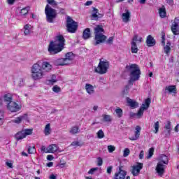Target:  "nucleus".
Here are the masks:
<instances>
[{
	"mask_svg": "<svg viewBox=\"0 0 179 179\" xmlns=\"http://www.w3.org/2000/svg\"><path fill=\"white\" fill-rule=\"evenodd\" d=\"M97 166H99V167L103 166V158L101 157L97 158Z\"/></svg>",
	"mask_w": 179,
	"mask_h": 179,
	"instance_id": "nucleus-53",
	"label": "nucleus"
},
{
	"mask_svg": "<svg viewBox=\"0 0 179 179\" xmlns=\"http://www.w3.org/2000/svg\"><path fill=\"white\" fill-rule=\"evenodd\" d=\"M160 160L159 163H163L164 164H169V157L166 155H162L160 156Z\"/></svg>",
	"mask_w": 179,
	"mask_h": 179,
	"instance_id": "nucleus-35",
	"label": "nucleus"
},
{
	"mask_svg": "<svg viewBox=\"0 0 179 179\" xmlns=\"http://www.w3.org/2000/svg\"><path fill=\"white\" fill-rule=\"evenodd\" d=\"M129 86L126 85L124 90L122 92V96H128V93H129Z\"/></svg>",
	"mask_w": 179,
	"mask_h": 179,
	"instance_id": "nucleus-45",
	"label": "nucleus"
},
{
	"mask_svg": "<svg viewBox=\"0 0 179 179\" xmlns=\"http://www.w3.org/2000/svg\"><path fill=\"white\" fill-rule=\"evenodd\" d=\"M125 12L126 13H124L122 15V21L124 23H128V22H129V20H130L131 19V13L128 10H125Z\"/></svg>",
	"mask_w": 179,
	"mask_h": 179,
	"instance_id": "nucleus-19",
	"label": "nucleus"
},
{
	"mask_svg": "<svg viewBox=\"0 0 179 179\" xmlns=\"http://www.w3.org/2000/svg\"><path fill=\"white\" fill-rule=\"evenodd\" d=\"M159 13L161 19L167 17V13L166 12V7L164 6H162V8L159 9Z\"/></svg>",
	"mask_w": 179,
	"mask_h": 179,
	"instance_id": "nucleus-23",
	"label": "nucleus"
},
{
	"mask_svg": "<svg viewBox=\"0 0 179 179\" xmlns=\"http://www.w3.org/2000/svg\"><path fill=\"white\" fill-rule=\"evenodd\" d=\"M171 41H168L166 43V45H164V51L165 52V54H170V52H171Z\"/></svg>",
	"mask_w": 179,
	"mask_h": 179,
	"instance_id": "nucleus-32",
	"label": "nucleus"
},
{
	"mask_svg": "<svg viewBox=\"0 0 179 179\" xmlns=\"http://www.w3.org/2000/svg\"><path fill=\"white\" fill-rule=\"evenodd\" d=\"M85 90L88 94H93V93H94V87L91 84H86Z\"/></svg>",
	"mask_w": 179,
	"mask_h": 179,
	"instance_id": "nucleus-26",
	"label": "nucleus"
},
{
	"mask_svg": "<svg viewBox=\"0 0 179 179\" xmlns=\"http://www.w3.org/2000/svg\"><path fill=\"white\" fill-rule=\"evenodd\" d=\"M131 53L132 54H138V52L139 51V49L138 48V45L136 44V42H131Z\"/></svg>",
	"mask_w": 179,
	"mask_h": 179,
	"instance_id": "nucleus-30",
	"label": "nucleus"
},
{
	"mask_svg": "<svg viewBox=\"0 0 179 179\" xmlns=\"http://www.w3.org/2000/svg\"><path fill=\"white\" fill-rule=\"evenodd\" d=\"M58 150V145L57 144H51L47 148L48 153H55Z\"/></svg>",
	"mask_w": 179,
	"mask_h": 179,
	"instance_id": "nucleus-20",
	"label": "nucleus"
},
{
	"mask_svg": "<svg viewBox=\"0 0 179 179\" xmlns=\"http://www.w3.org/2000/svg\"><path fill=\"white\" fill-rule=\"evenodd\" d=\"M25 137L33 134V129H25L22 130Z\"/></svg>",
	"mask_w": 179,
	"mask_h": 179,
	"instance_id": "nucleus-41",
	"label": "nucleus"
},
{
	"mask_svg": "<svg viewBox=\"0 0 179 179\" xmlns=\"http://www.w3.org/2000/svg\"><path fill=\"white\" fill-rule=\"evenodd\" d=\"M26 117H27V114L22 116L17 117L15 118V120H13V122H14V124H20V122H22V121H23V120H24Z\"/></svg>",
	"mask_w": 179,
	"mask_h": 179,
	"instance_id": "nucleus-34",
	"label": "nucleus"
},
{
	"mask_svg": "<svg viewBox=\"0 0 179 179\" xmlns=\"http://www.w3.org/2000/svg\"><path fill=\"white\" fill-rule=\"evenodd\" d=\"M13 100V96L10 94H6L4 95V101L6 103V104H10L11 103Z\"/></svg>",
	"mask_w": 179,
	"mask_h": 179,
	"instance_id": "nucleus-28",
	"label": "nucleus"
},
{
	"mask_svg": "<svg viewBox=\"0 0 179 179\" xmlns=\"http://www.w3.org/2000/svg\"><path fill=\"white\" fill-rule=\"evenodd\" d=\"M71 146H82V144L79 141H74L71 143Z\"/></svg>",
	"mask_w": 179,
	"mask_h": 179,
	"instance_id": "nucleus-57",
	"label": "nucleus"
},
{
	"mask_svg": "<svg viewBox=\"0 0 179 179\" xmlns=\"http://www.w3.org/2000/svg\"><path fill=\"white\" fill-rule=\"evenodd\" d=\"M66 27L68 33H76L78 27V22L73 20L72 17L67 16Z\"/></svg>",
	"mask_w": 179,
	"mask_h": 179,
	"instance_id": "nucleus-6",
	"label": "nucleus"
},
{
	"mask_svg": "<svg viewBox=\"0 0 179 179\" xmlns=\"http://www.w3.org/2000/svg\"><path fill=\"white\" fill-rule=\"evenodd\" d=\"M65 57L66 58H64V60L66 62H69V64H71V61H73V59L75 58V55L72 52L66 53Z\"/></svg>",
	"mask_w": 179,
	"mask_h": 179,
	"instance_id": "nucleus-24",
	"label": "nucleus"
},
{
	"mask_svg": "<svg viewBox=\"0 0 179 179\" xmlns=\"http://www.w3.org/2000/svg\"><path fill=\"white\" fill-rule=\"evenodd\" d=\"M5 117L3 116V112H0V127L3 124V119Z\"/></svg>",
	"mask_w": 179,
	"mask_h": 179,
	"instance_id": "nucleus-52",
	"label": "nucleus"
},
{
	"mask_svg": "<svg viewBox=\"0 0 179 179\" xmlns=\"http://www.w3.org/2000/svg\"><path fill=\"white\" fill-rule=\"evenodd\" d=\"M115 150V147L114 145H108V151L109 152V153H113V152H114Z\"/></svg>",
	"mask_w": 179,
	"mask_h": 179,
	"instance_id": "nucleus-51",
	"label": "nucleus"
},
{
	"mask_svg": "<svg viewBox=\"0 0 179 179\" xmlns=\"http://www.w3.org/2000/svg\"><path fill=\"white\" fill-rule=\"evenodd\" d=\"M153 153H155V148H150L148 151V155L147 156V159H150V157L153 156Z\"/></svg>",
	"mask_w": 179,
	"mask_h": 179,
	"instance_id": "nucleus-48",
	"label": "nucleus"
},
{
	"mask_svg": "<svg viewBox=\"0 0 179 179\" xmlns=\"http://www.w3.org/2000/svg\"><path fill=\"white\" fill-rule=\"evenodd\" d=\"M30 26L29 24H27L24 26V34H25V36L30 34Z\"/></svg>",
	"mask_w": 179,
	"mask_h": 179,
	"instance_id": "nucleus-38",
	"label": "nucleus"
},
{
	"mask_svg": "<svg viewBox=\"0 0 179 179\" xmlns=\"http://www.w3.org/2000/svg\"><path fill=\"white\" fill-rule=\"evenodd\" d=\"M7 109L10 113H17L22 110V106L17 104V103L13 101L10 103L7 104Z\"/></svg>",
	"mask_w": 179,
	"mask_h": 179,
	"instance_id": "nucleus-8",
	"label": "nucleus"
},
{
	"mask_svg": "<svg viewBox=\"0 0 179 179\" xmlns=\"http://www.w3.org/2000/svg\"><path fill=\"white\" fill-rule=\"evenodd\" d=\"M42 71L45 72H50L52 69V65L48 62H43L41 66Z\"/></svg>",
	"mask_w": 179,
	"mask_h": 179,
	"instance_id": "nucleus-16",
	"label": "nucleus"
},
{
	"mask_svg": "<svg viewBox=\"0 0 179 179\" xmlns=\"http://www.w3.org/2000/svg\"><path fill=\"white\" fill-rule=\"evenodd\" d=\"M54 159V156L49 155L47 156V160H49L50 162H51V160H53Z\"/></svg>",
	"mask_w": 179,
	"mask_h": 179,
	"instance_id": "nucleus-64",
	"label": "nucleus"
},
{
	"mask_svg": "<svg viewBox=\"0 0 179 179\" xmlns=\"http://www.w3.org/2000/svg\"><path fill=\"white\" fill-rule=\"evenodd\" d=\"M24 138H26V135L24 134V132L23 131V130L18 131L15 134V139H17V141L24 139Z\"/></svg>",
	"mask_w": 179,
	"mask_h": 179,
	"instance_id": "nucleus-29",
	"label": "nucleus"
},
{
	"mask_svg": "<svg viewBox=\"0 0 179 179\" xmlns=\"http://www.w3.org/2000/svg\"><path fill=\"white\" fill-rule=\"evenodd\" d=\"M103 122H111L113 117L110 115L103 114L102 115Z\"/></svg>",
	"mask_w": 179,
	"mask_h": 179,
	"instance_id": "nucleus-36",
	"label": "nucleus"
},
{
	"mask_svg": "<svg viewBox=\"0 0 179 179\" xmlns=\"http://www.w3.org/2000/svg\"><path fill=\"white\" fill-rule=\"evenodd\" d=\"M164 129L167 131L166 136H170V134L171 133V122L167 121L166 124L164 126Z\"/></svg>",
	"mask_w": 179,
	"mask_h": 179,
	"instance_id": "nucleus-31",
	"label": "nucleus"
},
{
	"mask_svg": "<svg viewBox=\"0 0 179 179\" xmlns=\"http://www.w3.org/2000/svg\"><path fill=\"white\" fill-rule=\"evenodd\" d=\"M143 156H145V152H143V150H141L140 152L138 157H139V159H143Z\"/></svg>",
	"mask_w": 179,
	"mask_h": 179,
	"instance_id": "nucleus-58",
	"label": "nucleus"
},
{
	"mask_svg": "<svg viewBox=\"0 0 179 179\" xmlns=\"http://www.w3.org/2000/svg\"><path fill=\"white\" fill-rule=\"evenodd\" d=\"M126 69H129L131 71L130 78H131L133 80H139V78H141V69H139L138 64H133L130 66H126Z\"/></svg>",
	"mask_w": 179,
	"mask_h": 179,
	"instance_id": "nucleus-4",
	"label": "nucleus"
},
{
	"mask_svg": "<svg viewBox=\"0 0 179 179\" xmlns=\"http://www.w3.org/2000/svg\"><path fill=\"white\" fill-rule=\"evenodd\" d=\"M141 131H142V128L141 127V126H136L134 136H130L129 137V139L130 141H138V139H139V136H141Z\"/></svg>",
	"mask_w": 179,
	"mask_h": 179,
	"instance_id": "nucleus-11",
	"label": "nucleus"
},
{
	"mask_svg": "<svg viewBox=\"0 0 179 179\" xmlns=\"http://www.w3.org/2000/svg\"><path fill=\"white\" fill-rule=\"evenodd\" d=\"M51 134V124L50 123L47 124L45 127L44 134L45 136H48Z\"/></svg>",
	"mask_w": 179,
	"mask_h": 179,
	"instance_id": "nucleus-33",
	"label": "nucleus"
},
{
	"mask_svg": "<svg viewBox=\"0 0 179 179\" xmlns=\"http://www.w3.org/2000/svg\"><path fill=\"white\" fill-rule=\"evenodd\" d=\"M115 113H116L118 118H121V117H122L123 115V111L122 109H121V108L117 107L115 110Z\"/></svg>",
	"mask_w": 179,
	"mask_h": 179,
	"instance_id": "nucleus-39",
	"label": "nucleus"
},
{
	"mask_svg": "<svg viewBox=\"0 0 179 179\" xmlns=\"http://www.w3.org/2000/svg\"><path fill=\"white\" fill-rule=\"evenodd\" d=\"M163 47L166 45V34L164 32H162V41H161Z\"/></svg>",
	"mask_w": 179,
	"mask_h": 179,
	"instance_id": "nucleus-47",
	"label": "nucleus"
},
{
	"mask_svg": "<svg viewBox=\"0 0 179 179\" xmlns=\"http://www.w3.org/2000/svg\"><path fill=\"white\" fill-rule=\"evenodd\" d=\"M28 153L29 155H33L34 153H36V148L34 146H29L28 148V150H27Z\"/></svg>",
	"mask_w": 179,
	"mask_h": 179,
	"instance_id": "nucleus-44",
	"label": "nucleus"
},
{
	"mask_svg": "<svg viewBox=\"0 0 179 179\" xmlns=\"http://www.w3.org/2000/svg\"><path fill=\"white\" fill-rule=\"evenodd\" d=\"M158 176H163V174H164V165H163V164H162L161 162H159L157 164L156 169H155Z\"/></svg>",
	"mask_w": 179,
	"mask_h": 179,
	"instance_id": "nucleus-18",
	"label": "nucleus"
},
{
	"mask_svg": "<svg viewBox=\"0 0 179 179\" xmlns=\"http://www.w3.org/2000/svg\"><path fill=\"white\" fill-rule=\"evenodd\" d=\"M97 170H99V168L95 167V168H92L91 169L89 170L88 171V174H94V171H97Z\"/></svg>",
	"mask_w": 179,
	"mask_h": 179,
	"instance_id": "nucleus-54",
	"label": "nucleus"
},
{
	"mask_svg": "<svg viewBox=\"0 0 179 179\" xmlns=\"http://www.w3.org/2000/svg\"><path fill=\"white\" fill-rule=\"evenodd\" d=\"M57 77L55 76V75H52V79L48 80V84L49 85H54L55 83H56L57 80L55 79Z\"/></svg>",
	"mask_w": 179,
	"mask_h": 179,
	"instance_id": "nucleus-49",
	"label": "nucleus"
},
{
	"mask_svg": "<svg viewBox=\"0 0 179 179\" xmlns=\"http://www.w3.org/2000/svg\"><path fill=\"white\" fill-rule=\"evenodd\" d=\"M106 173L107 174L111 175V173H113V166H108L106 169Z\"/></svg>",
	"mask_w": 179,
	"mask_h": 179,
	"instance_id": "nucleus-56",
	"label": "nucleus"
},
{
	"mask_svg": "<svg viewBox=\"0 0 179 179\" xmlns=\"http://www.w3.org/2000/svg\"><path fill=\"white\" fill-rule=\"evenodd\" d=\"M113 43H114V37L113 36H110L109 37V38L106 41V44H113Z\"/></svg>",
	"mask_w": 179,
	"mask_h": 179,
	"instance_id": "nucleus-55",
	"label": "nucleus"
},
{
	"mask_svg": "<svg viewBox=\"0 0 179 179\" xmlns=\"http://www.w3.org/2000/svg\"><path fill=\"white\" fill-rule=\"evenodd\" d=\"M6 164L9 169H13V164L11 162H6Z\"/></svg>",
	"mask_w": 179,
	"mask_h": 179,
	"instance_id": "nucleus-62",
	"label": "nucleus"
},
{
	"mask_svg": "<svg viewBox=\"0 0 179 179\" xmlns=\"http://www.w3.org/2000/svg\"><path fill=\"white\" fill-rule=\"evenodd\" d=\"M103 16V14H100V13H99V9L94 7L92 8V16H91L92 20H99V19H101Z\"/></svg>",
	"mask_w": 179,
	"mask_h": 179,
	"instance_id": "nucleus-14",
	"label": "nucleus"
},
{
	"mask_svg": "<svg viewBox=\"0 0 179 179\" xmlns=\"http://www.w3.org/2000/svg\"><path fill=\"white\" fill-rule=\"evenodd\" d=\"M127 101L131 108H136L139 106V103L138 102H136L134 100H132L131 99H129V97L127 98Z\"/></svg>",
	"mask_w": 179,
	"mask_h": 179,
	"instance_id": "nucleus-21",
	"label": "nucleus"
},
{
	"mask_svg": "<svg viewBox=\"0 0 179 179\" xmlns=\"http://www.w3.org/2000/svg\"><path fill=\"white\" fill-rule=\"evenodd\" d=\"M152 103V99L150 98H147L145 100V103H143L141 107L139 108L138 113H136L137 117L141 118L143 115V112L145 110H148V108L150 106V103Z\"/></svg>",
	"mask_w": 179,
	"mask_h": 179,
	"instance_id": "nucleus-7",
	"label": "nucleus"
},
{
	"mask_svg": "<svg viewBox=\"0 0 179 179\" xmlns=\"http://www.w3.org/2000/svg\"><path fill=\"white\" fill-rule=\"evenodd\" d=\"M94 40V45H99V44H101L107 40V36L103 34H96Z\"/></svg>",
	"mask_w": 179,
	"mask_h": 179,
	"instance_id": "nucleus-9",
	"label": "nucleus"
},
{
	"mask_svg": "<svg viewBox=\"0 0 179 179\" xmlns=\"http://www.w3.org/2000/svg\"><path fill=\"white\" fill-rule=\"evenodd\" d=\"M55 66H64L65 65H69V62H66L64 58L57 59L53 62Z\"/></svg>",
	"mask_w": 179,
	"mask_h": 179,
	"instance_id": "nucleus-15",
	"label": "nucleus"
},
{
	"mask_svg": "<svg viewBox=\"0 0 179 179\" xmlns=\"http://www.w3.org/2000/svg\"><path fill=\"white\" fill-rule=\"evenodd\" d=\"M167 3H169L171 6H173L174 5V0H166Z\"/></svg>",
	"mask_w": 179,
	"mask_h": 179,
	"instance_id": "nucleus-63",
	"label": "nucleus"
},
{
	"mask_svg": "<svg viewBox=\"0 0 179 179\" xmlns=\"http://www.w3.org/2000/svg\"><path fill=\"white\" fill-rule=\"evenodd\" d=\"M127 171L122 170V166L119 167V171L115 173L113 179H125Z\"/></svg>",
	"mask_w": 179,
	"mask_h": 179,
	"instance_id": "nucleus-13",
	"label": "nucleus"
},
{
	"mask_svg": "<svg viewBox=\"0 0 179 179\" xmlns=\"http://www.w3.org/2000/svg\"><path fill=\"white\" fill-rule=\"evenodd\" d=\"M92 37V33L90 32V28H86L83 32V38L84 40H87Z\"/></svg>",
	"mask_w": 179,
	"mask_h": 179,
	"instance_id": "nucleus-22",
	"label": "nucleus"
},
{
	"mask_svg": "<svg viewBox=\"0 0 179 179\" xmlns=\"http://www.w3.org/2000/svg\"><path fill=\"white\" fill-rule=\"evenodd\" d=\"M16 2V0H7V3L8 5H14Z\"/></svg>",
	"mask_w": 179,
	"mask_h": 179,
	"instance_id": "nucleus-59",
	"label": "nucleus"
},
{
	"mask_svg": "<svg viewBox=\"0 0 179 179\" xmlns=\"http://www.w3.org/2000/svg\"><path fill=\"white\" fill-rule=\"evenodd\" d=\"M41 152H44V153H48V152H47V147H45V145H43L41 148Z\"/></svg>",
	"mask_w": 179,
	"mask_h": 179,
	"instance_id": "nucleus-60",
	"label": "nucleus"
},
{
	"mask_svg": "<svg viewBox=\"0 0 179 179\" xmlns=\"http://www.w3.org/2000/svg\"><path fill=\"white\" fill-rule=\"evenodd\" d=\"M108 68H110L108 61H107V59H100L97 68L95 69V72L99 73V75H104V73H107Z\"/></svg>",
	"mask_w": 179,
	"mask_h": 179,
	"instance_id": "nucleus-5",
	"label": "nucleus"
},
{
	"mask_svg": "<svg viewBox=\"0 0 179 179\" xmlns=\"http://www.w3.org/2000/svg\"><path fill=\"white\" fill-rule=\"evenodd\" d=\"M79 132V127L78 126L73 127L70 130V134L75 135Z\"/></svg>",
	"mask_w": 179,
	"mask_h": 179,
	"instance_id": "nucleus-40",
	"label": "nucleus"
},
{
	"mask_svg": "<svg viewBox=\"0 0 179 179\" xmlns=\"http://www.w3.org/2000/svg\"><path fill=\"white\" fill-rule=\"evenodd\" d=\"M166 92H169V93H177V86L176 85H169L165 87Z\"/></svg>",
	"mask_w": 179,
	"mask_h": 179,
	"instance_id": "nucleus-27",
	"label": "nucleus"
},
{
	"mask_svg": "<svg viewBox=\"0 0 179 179\" xmlns=\"http://www.w3.org/2000/svg\"><path fill=\"white\" fill-rule=\"evenodd\" d=\"M171 31L174 36H178L179 34V19L176 17L173 24L171 26Z\"/></svg>",
	"mask_w": 179,
	"mask_h": 179,
	"instance_id": "nucleus-10",
	"label": "nucleus"
},
{
	"mask_svg": "<svg viewBox=\"0 0 179 179\" xmlns=\"http://www.w3.org/2000/svg\"><path fill=\"white\" fill-rule=\"evenodd\" d=\"M94 30L95 36L96 34H103V33H104V29L103 28V26L101 24L97 25Z\"/></svg>",
	"mask_w": 179,
	"mask_h": 179,
	"instance_id": "nucleus-25",
	"label": "nucleus"
},
{
	"mask_svg": "<svg viewBox=\"0 0 179 179\" xmlns=\"http://www.w3.org/2000/svg\"><path fill=\"white\" fill-rule=\"evenodd\" d=\"M29 9H30V7H25L22 8L20 11V16H26L27 13H29Z\"/></svg>",
	"mask_w": 179,
	"mask_h": 179,
	"instance_id": "nucleus-37",
	"label": "nucleus"
},
{
	"mask_svg": "<svg viewBox=\"0 0 179 179\" xmlns=\"http://www.w3.org/2000/svg\"><path fill=\"white\" fill-rule=\"evenodd\" d=\"M154 128L155 129L154 130V134H157V132H159V129L160 128V122H159V121H157L154 124Z\"/></svg>",
	"mask_w": 179,
	"mask_h": 179,
	"instance_id": "nucleus-42",
	"label": "nucleus"
},
{
	"mask_svg": "<svg viewBox=\"0 0 179 179\" xmlns=\"http://www.w3.org/2000/svg\"><path fill=\"white\" fill-rule=\"evenodd\" d=\"M52 92L55 93H59L61 92V87L56 85L52 87Z\"/></svg>",
	"mask_w": 179,
	"mask_h": 179,
	"instance_id": "nucleus-50",
	"label": "nucleus"
},
{
	"mask_svg": "<svg viewBox=\"0 0 179 179\" xmlns=\"http://www.w3.org/2000/svg\"><path fill=\"white\" fill-rule=\"evenodd\" d=\"M96 135L99 139H103L104 138V131H103V129H100L96 133Z\"/></svg>",
	"mask_w": 179,
	"mask_h": 179,
	"instance_id": "nucleus-43",
	"label": "nucleus"
},
{
	"mask_svg": "<svg viewBox=\"0 0 179 179\" xmlns=\"http://www.w3.org/2000/svg\"><path fill=\"white\" fill-rule=\"evenodd\" d=\"M47 2L48 4H47L45 8L46 20L48 23H54V20L57 19L58 13H57V10L52 8H57V5H58V3H57L55 0H47Z\"/></svg>",
	"mask_w": 179,
	"mask_h": 179,
	"instance_id": "nucleus-2",
	"label": "nucleus"
},
{
	"mask_svg": "<svg viewBox=\"0 0 179 179\" xmlns=\"http://www.w3.org/2000/svg\"><path fill=\"white\" fill-rule=\"evenodd\" d=\"M65 45V38L62 35H57L55 38V41L50 42L48 51L51 55H55L58 52H61L64 50Z\"/></svg>",
	"mask_w": 179,
	"mask_h": 179,
	"instance_id": "nucleus-1",
	"label": "nucleus"
},
{
	"mask_svg": "<svg viewBox=\"0 0 179 179\" xmlns=\"http://www.w3.org/2000/svg\"><path fill=\"white\" fill-rule=\"evenodd\" d=\"M143 169V163H138L137 165L134 166L131 169V173L134 177L136 176H139V173H141V170Z\"/></svg>",
	"mask_w": 179,
	"mask_h": 179,
	"instance_id": "nucleus-12",
	"label": "nucleus"
},
{
	"mask_svg": "<svg viewBox=\"0 0 179 179\" xmlns=\"http://www.w3.org/2000/svg\"><path fill=\"white\" fill-rule=\"evenodd\" d=\"M147 47H155L156 45V40L152 35H148L146 39Z\"/></svg>",
	"mask_w": 179,
	"mask_h": 179,
	"instance_id": "nucleus-17",
	"label": "nucleus"
},
{
	"mask_svg": "<svg viewBox=\"0 0 179 179\" xmlns=\"http://www.w3.org/2000/svg\"><path fill=\"white\" fill-rule=\"evenodd\" d=\"M131 153V150L129 148H125L123 151V156L124 157H128Z\"/></svg>",
	"mask_w": 179,
	"mask_h": 179,
	"instance_id": "nucleus-46",
	"label": "nucleus"
},
{
	"mask_svg": "<svg viewBox=\"0 0 179 179\" xmlns=\"http://www.w3.org/2000/svg\"><path fill=\"white\" fill-rule=\"evenodd\" d=\"M138 41V35H134L132 38L131 43H136Z\"/></svg>",
	"mask_w": 179,
	"mask_h": 179,
	"instance_id": "nucleus-61",
	"label": "nucleus"
},
{
	"mask_svg": "<svg viewBox=\"0 0 179 179\" xmlns=\"http://www.w3.org/2000/svg\"><path fill=\"white\" fill-rule=\"evenodd\" d=\"M31 78L34 80H38L44 78L45 73L38 63L34 64L31 69Z\"/></svg>",
	"mask_w": 179,
	"mask_h": 179,
	"instance_id": "nucleus-3",
	"label": "nucleus"
}]
</instances>
